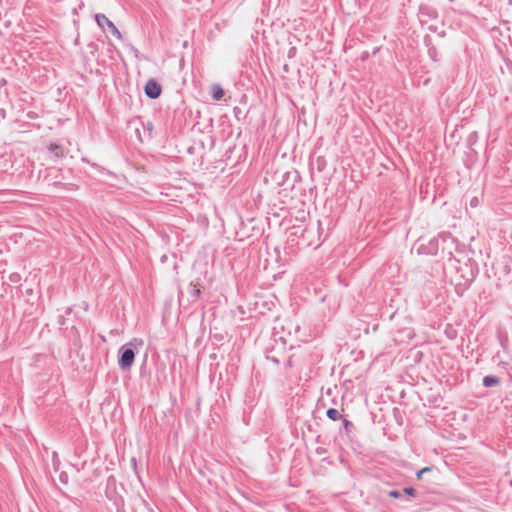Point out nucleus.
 Wrapping results in <instances>:
<instances>
[{
	"instance_id": "1",
	"label": "nucleus",
	"mask_w": 512,
	"mask_h": 512,
	"mask_svg": "<svg viewBox=\"0 0 512 512\" xmlns=\"http://www.w3.org/2000/svg\"><path fill=\"white\" fill-rule=\"evenodd\" d=\"M135 358V353L132 348H126L125 346L121 348V355L119 358V366L122 369H128L132 366Z\"/></svg>"
},
{
	"instance_id": "2",
	"label": "nucleus",
	"mask_w": 512,
	"mask_h": 512,
	"mask_svg": "<svg viewBox=\"0 0 512 512\" xmlns=\"http://www.w3.org/2000/svg\"><path fill=\"white\" fill-rule=\"evenodd\" d=\"M162 88L154 79H149L145 85V93L151 99H156L161 95Z\"/></svg>"
},
{
	"instance_id": "3",
	"label": "nucleus",
	"mask_w": 512,
	"mask_h": 512,
	"mask_svg": "<svg viewBox=\"0 0 512 512\" xmlns=\"http://www.w3.org/2000/svg\"><path fill=\"white\" fill-rule=\"evenodd\" d=\"M100 19H103L105 20V23L108 25V27L111 29V32L118 38L121 37V34L120 32L118 31V29L116 28V26L104 15H97L96 16V21L98 22V24H100Z\"/></svg>"
},
{
	"instance_id": "4",
	"label": "nucleus",
	"mask_w": 512,
	"mask_h": 512,
	"mask_svg": "<svg viewBox=\"0 0 512 512\" xmlns=\"http://www.w3.org/2000/svg\"><path fill=\"white\" fill-rule=\"evenodd\" d=\"M211 94L215 100H220L224 96V90L218 84L211 87Z\"/></svg>"
},
{
	"instance_id": "5",
	"label": "nucleus",
	"mask_w": 512,
	"mask_h": 512,
	"mask_svg": "<svg viewBox=\"0 0 512 512\" xmlns=\"http://www.w3.org/2000/svg\"><path fill=\"white\" fill-rule=\"evenodd\" d=\"M48 149H49L51 152L55 153V155H56L57 157H62V156H63V150H62V148H61L59 145H57V144H50V145L48 146Z\"/></svg>"
},
{
	"instance_id": "6",
	"label": "nucleus",
	"mask_w": 512,
	"mask_h": 512,
	"mask_svg": "<svg viewBox=\"0 0 512 512\" xmlns=\"http://www.w3.org/2000/svg\"><path fill=\"white\" fill-rule=\"evenodd\" d=\"M327 416L334 421L339 420L341 418L339 411L334 408H330L327 410Z\"/></svg>"
},
{
	"instance_id": "7",
	"label": "nucleus",
	"mask_w": 512,
	"mask_h": 512,
	"mask_svg": "<svg viewBox=\"0 0 512 512\" xmlns=\"http://www.w3.org/2000/svg\"><path fill=\"white\" fill-rule=\"evenodd\" d=\"M498 383V380L494 377L487 376L484 378V385L486 387L493 386Z\"/></svg>"
},
{
	"instance_id": "8",
	"label": "nucleus",
	"mask_w": 512,
	"mask_h": 512,
	"mask_svg": "<svg viewBox=\"0 0 512 512\" xmlns=\"http://www.w3.org/2000/svg\"><path fill=\"white\" fill-rule=\"evenodd\" d=\"M142 344H143V341L141 339H137V338L133 339L132 341H130L128 343V345L131 347L141 346Z\"/></svg>"
},
{
	"instance_id": "9",
	"label": "nucleus",
	"mask_w": 512,
	"mask_h": 512,
	"mask_svg": "<svg viewBox=\"0 0 512 512\" xmlns=\"http://www.w3.org/2000/svg\"><path fill=\"white\" fill-rule=\"evenodd\" d=\"M429 471V468H423L421 469L418 473H417V477L418 479H420L422 477V474Z\"/></svg>"
},
{
	"instance_id": "10",
	"label": "nucleus",
	"mask_w": 512,
	"mask_h": 512,
	"mask_svg": "<svg viewBox=\"0 0 512 512\" xmlns=\"http://www.w3.org/2000/svg\"><path fill=\"white\" fill-rule=\"evenodd\" d=\"M389 496L393 498H398L400 496V493L398 491H391L389 493Z\"/></svg>"
},
{
	"instance_id": "11",
	"label": "nucleus",
	"mask_w": 512,
	"mask_h": 512,
	"mask_svg": "<svg viewBox=\"0 0 512 512\" xmlns=\"http://www.w3.org/2000/svg\"><path fill=\"white\" fill-rule=\"evenodd\" d=\"M404 492L408 495H414V489L413 488H405Z\"/></svg>"
},
{
	"instance_id": "12",
	"label": "nucleus",
	"mask_w": 512,
	"mask_h": 512,
	"mask_svg": "<svg viewBox=\"0 0 512 512\" xmlns=\"http://www.w3.org/2000/svg\"><path fill=\"white\" fill-rule=\"evenodd\" d=\"M104 22H105V20L100 19V24L99 25H102V23H104Z\"/></svg>"
},
{
	"instance_id": "13",
	"label": "nucleus",
	"mask_w": 512,
	"mask_h": 512,
	"mask_svg": "<svg viewBox=\"0 0 512 512\" xmlns=\"http://www.w3.org/2000/svg\"><path fill=\"white\" fill-rule=\"evenodd\" d=\"M512 2V0H510Z\"/></svg>"
}]
</instances>
